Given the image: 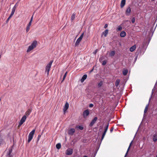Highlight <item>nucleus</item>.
Wrapping results in <instances>:
<instances>
[{
    "mask_svg": "<svg viewBox=\"0 0 157 157\" xmlns=\"http://www.w3.org/2000/svg\"><path fill=\"white\" fill-rule=\"evenodd\" d=\"M37 44V41L36 40H34L32 43L31 45L29 46L27 50V52H28L32 50L34 48L36 47Z\"/></svg>",
    "mask_w": 157,
    "mask_h": 157,
    "instance_id": "f257e3e1",
    "label": "nucleus"
},
{
    "mask_svg": "<svg viewBox=\"0 0 157 157\" xmlns=\"http://www.w3.org/2000/svg\"><path fill=\"white\" fill-rule=\"evenodd\" d=\"M53 61L51 60L50 62L48 63L46 67V71L45 72L47 73V75H48L49 74V72L50 70V69L51 68L52 65V63H53Z\"/></svg>",
    "mask_w": 157,
    "mask_h": 157,
    "instance_id": "f03ea898",
    "label": "nucleus"
},
{
    "mask_svg": "<svg viewBox=\"0 0 157 157\" xmlns=\"http://www.w3.org/2000/svg\"><path fill=\"white\" fill-rule=\"evenodd\" d=\"M35 132V129H33L29 133L28 136V143L30 142L33 138V135Z\"/></svg>",
    "mask_w": 157,
    "mask_h": 157,
    "instance_id": "7ed1b4c3",
    "label": "nucleus"
},
{
    "mask_svg": "<svg viewBox=\"0 0 157 157\" xmlns=\"http://www.w3.org/2000/svg\"><path fill=\"white\" fill-rule=\"evenodd\" d=\"M109 123H108L105 127V130H104V131L102 134V136H101V141H102L103 140V139L104 138V137H105V136L106 134V133L108 130V127L109 126Z\"/></svg>",
    "mask_w": 157,
    "mask_h": 157,
    "instance_id": "20e7f679",
    "label": "nucleus"
},
{
    "mask_svg": "<svg viewBox=\"0 0 157 157\" xmlns=\"http://www.w3.org/2000/svg\"><path fill=\"white\" fill-rule=\"evenodd\" d=\"M26 115H24L21 118L18 125V127H20L24 122L26 119Z\"/></svg>",
    "mask_w": 157,
    "mask_h": 157,
    "instance_id": "39448f33",
    "label": "nucleus"
},
{
    "mask_svg": "<svg viewBox=\"0 0 157 157\" xmlns=\"http://www.w3.org/2000/svg\"><path fill=\"white\" fill-rule=\"evenodd\" d=\"M90 113L88 109H87L84 110L83 113V117L86 118L89 114Z\"/></svg>",
    "mask_w": 157,
    "mask_h": 157,
    "instance_id": "423d86ee",
    "label": "nucleus"
},
{
    "mask_svg": "<svg viewBox=\"0 0 157 157\" xmlns=\"http://www.w3.org/2000/svg\"><path fill=\"white\" fill-rule=\"evenodd\" d=\"M73 152V149L72 148L67 149L66 151V154L68 155H72Z\"/></svg>",
    "mask_w": 157,
    "mask_h": 157,
    "instance_id": "0eeeda50",
    "label": "nucleus"
},
{
    "mask_svg": "<svg viewBox=\"0 0 157 157\" xmlns=\"http://www.w3.org/2000/svg\"><path fill=\"white\" fill-rule=\"evenodd\" d=\"M17 6L16 4H15L13 6V8L12 10V12L11 13L9 16V17H10V18H11L12 16L13 15V14L14 13V12L16 10V9L17 8Z\"/></svg>",
    "mask_w": 157,
    "mask_h": 157,
    "instance_id": "6e6552de",
    "label": "nucleus"
},
{
    "mask_svg": "<svg viewBox=\"0 0 157 157\" xmlns=\"http://www.w3.org/2000/svg\"><path fill=\"white\" fill-rule=\"evenodd\" d=\"M69 105L68 103L67 102L65 105L63 107V111L64 112V113H65L66 111L68 109L69 107Z\"/></svg>",
    "mask_w": 157,
    "mask_h": 157,
    "instance_id": "1a4fd4ad",
    "label": "nucleus"
},
{
    "mask_svg": "<svg viewBox=\"0 0 157 157\" xmlns=\"http://www.w3.org/2000/svg\"><path fill=\"white\" fill-rule=\"evenodd\" d=\"M97 119L98 118L97 117H94V118L93 119V120L91 121V122H90V127H92V126H93V125L95 123Z\"/></svg>",
    "mask_w": 157,
    "mask_h": 157,
    "instance_id": "9d476101",
    "label": "nucleus"
},
{
    "mask_svg": "<svg viewBox=\"0 0 157 157\" xmlns=\"http://www.w3.org/2000/svg\"><path fill=\"white\" fill-rule=\"evenodd\" d=\"M75 132V129L74 128H71L68 131V133L69 134L73 135Z\"/></svg>",
    "mask_w": 157,
    "mask_h": 157,
    "instance_id": "9b49d317",
    "label": "nucleus"
},
{
    "mask_svg": "<svg viewBox=\"0 0 157 157\" xmlns=\"http://www.w3.org/2000/svg\"><path fill=\"white\" fill-rule=\"evenodd\" d=\"M131 12V9L129 7H128L126 11V14L127 16H129L130 15Z\"/></svg>",
    "mask_w": 157,
    "mask_h": 157,
    "instance_id": "f8f14e48",
    "label": "nucleus"
},
{
    "mask_svg": "<svg viewBox=\"0 0 157 157\" xmlns=\"http://www.w3.org/2000/svg\"><path fill=\"white\" fill-rule=\"evenodd\" d=\"M32 108H30L28 109V110L26 111V112L25 113V115L26 116H28L29 114L31 113L32 111Z\"/></svg>",
    "mask_w": 157,
    "mask_h": 157,
    "instance_id": "ddd939ff",
    "label": "nucleus"
},
{
    "mask_svg": "<svg viewBox=\"0 0 157 157\" xmlns=\"http://www.w3.org/2000/svg\"><path fill=\"white\" fill-rule=\"evenodd\" d=\"M12 151V149H9V151L7 152L6 156L7 157H12V156H11L10 155Z\"/></svg>",
    "mask_w": 157,
    "mask_h": 157,
    "instance_id": "4468645a",
    "label": "nucleus"
},
{
    "mask_svg": "<svg viewBox=\"0 0 157 157\" xmlns=\"http://www.w3.org/2000/svg\"><path fill=\"white\" fill-rule=\"evenodd\" d=\"M87 77V75L86 74L84 75L82 77V78L81 79V82H83L84 81V80L86 79Z\"/></svg>",
    "mask_w": 157,
    "mask_h": 157,
    "instance_id": "2eb2a0df",
    "label": "nucleus"
},
{
    "mask_svg": "<svg viewBox=\"0 0 157 157\" xmlns=\"http://www.w3.org/2000/svg\"><path fill=\"white\" fill-rule=\"evenodd\" d=\"M126 33L124 31H122L120 33V36L122 37H124L126 36Z\"/></svg>",
    "mask_w": 157,
    "mask_h": 157,
    "instance_id": "dca6fc26",
    "label": "nucleus"
},
{
    "mask_svg": "<svg viewBox=\"0 0 157 157\" xmlns=\"http://www.w3.org/2000/svg\"><path fill=\"white\" fill-rule=\"evenodd\" d=\"M126 0H122L121 3V7L123 8L125 5Z\"/></svg>",
    "mask_w": 157,
    "mask_h": 157,
    "instance_id": "f3484780",
    "label": "nucleus"
},
{
    "mask_svg": "<svg viewBox=\"0 0 157 157\" xmlns=\"http://www.w3.org/2000/svg\"><path fill=\"white\" fill-rule=\"evenodd\" d=\"M136 45H134L133 46H132L130 48V51L131 52H133L134 51L135 49H136Z\"/></svg>",
    "mask_w": 157,
    "mask_h": 157,
    "instance_id": "a211bd4d",
    "label": "nucleus"
},
{
    "mask_svg": "<svg viewBox=\"0 0 157 157\" xmlns=\"http://www.w3.org/2000/svg\"><path fill=\"white\" fill-rule=\"evenodd\" d=\"M128 72V70L127 69H123L122 71V73L124 75H126Z\"/></svg>",
    "mask_w": 157,
    "mask_h": 157,
    "instance_id": "6ab92c4d",
    "label": "nucleus"
},
{
    "mask_svg": "<svg viewBox=\"0 0 157 157\" xmlns=\"http://www.w3.org/2000/svg\"><path fill=\"white\" fill-rule=\"evenodd\" d=\"M81 40L80 39V38H78L75 44V46H78L79 44L80 41H81Z\"/></svg>",
    "mask_w": 157,
    "mask_h": 157,
    "instance_id": "aec40b11",
    "label": "nucleus"
},
{
    "mask_svg": "<svg viewBox=\"0 0 157 157\" xmlns=\"http://www.w3.org/2000/svg\"><path fill=\"white\" fill-rule=\"evenodd\" d=\"M133 141V140H132V141H131V142L130 143V144H129V147H128V150H127V152H126V154H125V156H124V157H126V156L127 155V154H128V151H129V149H130V147H131V145H132V143Z\"/></svg>",
    "mask_w": 157,
    "mask_h": 157,
    "instance_id": "412c9836",
    "label": "nucleus"
},
{
    "mask_svg": "<svg viewBox=\"0 0 157 157\" xmlns=\"http://www.w3.org/2000/svg\"><path fill=\"white\" fill-rule=\"evenodd\" d=\"M153 141L155 142L157 140V135L156 134H155L153 135Z\"/></svg>",
    "mask_w": 157,
    "mask_h": 157,
    "instance_id": "4be33fe9",
    "label": "nucleus"
},
{
    "mask_svg": "<svg viewBox=\"0 0 157 157\" xmlns=\"http://www.w3.org/2000/svg\"><path fill=\"white\" fill-rule=\"evenodd\" d=\"M108 33V30L106 29L104 32L102 33V35L104 34L105 37H106Z\"/></svg>",
    "mask_w": 157,
    "mask_h": 157,
    "instance_id": "5701e85b",
    "label": "nucleus"
},
{
    "mask_svg": "<svg viewBox=\"0 0 157 157\" xmlns=\"http://www.w3.org/2000/svg\"><path fill=\"white\" fill-rule=\"evenodd\" d=\"M56 148L58 149H60L61 147V144L60 143H58L56 145Z\"/></svg>",
    "mask_w": 157,
    "mask_h": 157,
    "instance_id": "b1692460",
    "label": "nucleus"
},
{
    "mask_svg": "<svg viewBox=\"0 0 157 157\" xmlns=\"http://www.w3.org/2000/svg\"><path fill=\"white\" fill-rule=\"evenodd\" d=\"M115 53V51H113L110 53L109 56H113L114 55Z\"/></svg>",
    "mask_w": 157,
    "mask_h": 157,
    "instance_id": "393cba45",
    "label": "nucleus"
},
{
    "mask_svg": "<svg viewBox=\"0 0 157 157\" xmlns=\"http://www.w3.org/2000/svg\"><path fill=\"white\" fill-rule=\"evenodd\" d=\"M103 84V82L102 81H101L99 82L98 84V86L99 88L101 87Z\"/></svg>",
    "mask_w": 157,
    "mask_h": 157,
    "instance_id": "a878e982",
    "label": "nucleus"
},
{
    "mask_svg": "<svg viewBox=\"0 0 157 157\" xmlns=\"http://www.w3.org/2000/svg\"><path fill=\"white\" fill-rule=\"evenodd\" d=\"M149 104H148L146 106L145 109L144 110V113H146L147 110L148 109V107Z\"/></svg>",
    "mask_w": 157,
    "mask_h": 157,
    "instance_id": "bb28decb",
    "label": "nucleus"
},
{
    "mask_svg": "<svg viewBox=\"0 0 157 157\" xmlns=\"http://www.w3.org/2000/svg\"><path fill=\"white\" fill-rule=\"evenodd\" d=\"M120 82L119 80H117L116 81L115 83V85L116 86H117L119 85Z\"/></svg>",
    "mask_w": 157,
    "mask_h": 157,
    "instance_id": "cd10ccee",
    "label": "nucleus"
},
{
    "mask_svg": "<svg viewBox=\"0 0 157 157\" xmlns=\"http://www.w3.org/2000/svg\"><path fill=\"white\" fill-rule=\"evenodd\" d=\"M75 17V13H73L71 17V20L72 21L74 20Z\"/></svg>",
    "mask_w": 157,
    "mask_h": 157,
    "instance_id": "c85d7f7f",
    "label": "nucleus"
},
{
    "mask_svg": "<svg viewBox=\"0 0 157 157\" xmlns=\"http://www.w3.org/2000/svg\"><path fill=\"white\" fill-rule=\"evenodd\" d=\"M67 72H66L64 74V75L63 76V80L61 81V82H62L65 79V78L66 77V75H67Z\"/></svg>",
    "mask_w": 157,
    "mask_h": 157,
    "instance_id": "c756f323",
    "label": "nucleus"
},
{
    "mask_svg": "<svg viewBox=\"0 0 157 157\" xmlns=\"http://www.w3.org/2000/svg\"><path fill=\"white\" fill-rule=\"evenodd\" d=\"M3 142V139L2 138L1 136L0 135V145L2 144Z\"/></svg>",
    "mask_w": 157,
    "mask_h": 157,
    "instance_id": "7c9ffc66",
    "label": "nucleus"
},
{
    "mask_svg": "<svg viewBox=\"0 0 157 157\" xmlns=\"http://www.w3.org/2000/svg\"><path fill=\"white\" fill-rule=\"evenodd\" d=\"M122 29V27L120 26H119L117 28V30L118 31L121 30Z\"/></svg>",
    "mask_w": 157,
    "mask_h": 157,
    "instance_id": "2f4dec72",
    "label": "nucleus"
},
{
    "mask_svg": "<svg viewBox=\"0 0 157 157\" xmlns=\"http://www.w3.org/2000/svg\"><path fill=\"white\" fill-rule=\"evenodd\" d=\"M30 29V27L27 25L26 28V32L27 33L29 30Z\"/></svg>",
    "mask_w": 157,
    "mask_h": 157,
    "instance_id": "473e14b6",
    "label": "nucleus"
},
{
    "mask_svg": "<svg viewBox=\"0 0 157 157\" xmlns=\"http://www.w3.org/2000/svg\"><path fill=\"white\" fill-rule=\"evenodd\" d=\"M135 17H133L132 19V23H134L135 22Z\"/></svg>",
    "mask_w": 157,
    "mask_h": 157,
    "instance_id": "72a5a7b5",
    "label": "nucleus"
},
{
    "mask_svg": "<svg viewBox=\"0 0 157 157\" xmlns=\"http://www.w3.org/2000/svg\"><path fill=\"white\" fill-rule=\"evenodd\" d=\"M84 33H83L80 36V37L78 38H80V39L82 40L83 36Z\"/></svg>",
    "mask_w": 157,
    "mask_h": 157,
    "instance_id": "f704fd0d",
    "label": "nucleus"
},
{
    "mask_svg": "<svg viewBox=\"0 0 157 157\" xmlns=\"http://www.w3.org/2000/svg\"><path fill=\"white\" fill-rule=\"evenodd\" d=\"M78 128L79 129L81 130H82L83 128V127L81 126H79Z\"/></svg>",
    "mask_w": 157,
    "mask_h": 157,
    "instance_id": "c9c22d12",
    "label": "nucleus"
},
{
    "mask_svg": "<svg viewBox=\"0 0 157 157\" xmlns=\"http://www.w3.org/2000/svg\"><path fill=\"white\" fill-rule=\"evenodd\" d=\"M41 137V135L39 134L38 135V138H37V142H38L39 141V140Z\"/></svg>",
    "mask_w": 157,
    "mask_h": 157,
    "instance_id": "e433bc0d",
    "label": "nucleus"
},
{
    "mask_svg": "<svg viewBox=\"0 0 157 157\" xmlns=\"http://www.w3.org/2000/svg\"><path fill=\"white\" fill-rule=\"evenodd\" d=\"M106 61L105 60H104L103 61V62L102 63V65H105L106 64Z\"/></svg>",
    "mask_w": 157,
    "mask_h": 157,
    "instance_id": "4c0bfd02",
    "label": "nucleus"
},
{
    "mask_svg": "<svg viewBox=\"0 0 157 157\" xmlns=\"http://www.w3.org/2000/svg\"><path fill=\"white\" fill-rule=\"evenodd\" d=\"M32 22L29 21V22L28 24L27 25V26L30 27V26H31V25Z\"/></svg>",
    "mask_w": 157,
    "mask_h": 157,
    "instance_id": "58836bf2",
    "label": "nucleus"
},
{
    "mask_svg": "<svg viewBox=\"0 0 157 157\" xmlns=\"http://www.w3.org/2000/svg\"><path fill=\"white\" fill-rule=\"evenodd\" d=\"M94 106V105L93 104H90L89 105L90 107H92Z\"/></svg>",
    "mask_w": 157,
    "mask_h": 157,
    "instance_id": "ea45409f",
    "label": "nucleus"
},
{
    "mask_svg": "<svg viewBox=\"0 0 157 157\" xmlns=\"http://www.w3.org/2000/svg\"><path fill=\"white\" fill-rule=\"evenodd\" d=\"M155 86H154V87L153 89H152V90L151 95H152V94H153V92H154V90H155Z\"/></svg>",
    "mask_w": 157,
    "mask_h": 157,
    "instance_id": "a19ab883",
    "label": "nucleus"
},
{
    "mask_svg": "<svg viewBox=\"0 0 157 157\" xmlns=\"http://www.w3.org/2000/svg\"><path fill=\"white\" fill-rule=\"evenodd\" d=\"M33 15L32 16V17H31L30 21L32 22L33 21Z\"/></svg>",
    "mask_w": 157,
    "mask_h": 157,
    "instance_id": "79ce46f5",
    "label": "nucleus"
},
{
    "mask_svg": "<svg viewBox=\"0 0 157 157\" xmlns=\"http://www.w3.org/2000/svg\"><path fill=\"white\" fill-rule=\"evenodd\" d=\"M113 127L111 128L110 129V132L111 133L113 132Z\"/></svg>",
    "mask_w": 157,
    "mask_h": 157,
    "instance_id": "37998d69",
    "label": "nucleus"
},
{
    "mask_svg": "<svg viewBox=\"0 0 157 157\" xmlns=\"http://www.w3.org/2000/svg\"><path fill=\"white\" fill-rule=\"evenodd\" d=\"M97 51H98V50L97 49H96V50H95V51L93 52V53L94 54H96L97 52Z\"/></svg>",
    "mask_w": 157,
    "mask_h": 157,
    "instance_id": "c03bdc74",
    "label": "nucleus"
},
{
    "mask_svg": "<svg viewBox=\"0 0 157 157\" xmlns=\"http://www.w3.org/2000/svg\"><path fill=\"white\" fill-rule=\"evenodd\" d=\"M108 27V25L107 24H105L104 26V28L105 29Z\"/></svg>",
    "mask_w": 157,
    "mask_h": 157,
    "instance_id": "a18cd8bd",
    "label": "nucleus"
},
{
    "mask_svg": "<svg viewBox=\"0 0 157 157\" xmlns=\"http://www.w3.org/2000/svg\"><path fill=\"white\" fill-rule=\"evenodd\" d=\"M94 68H93L91 70L90 72V73H91V72H92L94 70Z\"/></svg>",
    "mask_w": 157,
    "mask_h": 157,
    "instance_id": "49530a36",
    "label": "nucleus"
},
{
    "mask_svg": "<svg viewBox=\"0 0 157 157\" xmlns=\"http://www.w3.org/2000/svg\"><path fill=\"white\" fill-rule=\"evenodd\" d=\"M11 18H10V17H9L7 19V21H8Z\"/></svg>",
    "mask_w": 157,
    "mask_h": 157,
    "instance_id": "de8ad7c7",
    "label": "nucleus"
},
{
    "mask_svg": "<svg viewBox=\"0 0 157 157\" xmlns=\"http://www.w3.org/2000/svg\"><path fill=\"white\" fill-rule=\"evenodd\" d=\"M151 99V98H150V99H149V102L150 101Z\"/></svg>",
    "mask_w": 157,
    "mask_h": 157,
    "instance_id": "09e8293b",
    "label": "nucleus"
},
{
    "mask_svg": "<svg viewBox=\"0 0 157 157\" xmlns=\"http://www.w3.org/2000/svg\"><path fill=\"white\" fill-rule=\"evenodd\" d=\"M83 157H87L86 155H85V156H83Z\"/></svg>",
    "mask_w": 157,
    "mask_h": 157,
    "instance_id": "8fccbe9b",
    "label": "nucleus"
},
{
    "mask_svg": "<svg viewBox=\"0 0 157 157\" xmlns=\"http://www.w3.org/2000/svg\"><path fill=\"white\" fill-rule=\"evenodd\" d=\"M1 58V55H0V59Z\"/></svg>",
    "mask_w": 157,
    "mask_h": 157,
    "instance_id": "3c124183",
    "label": "nucleus"
},
{
    "mask_svg": "<svg viewBox=\"0 0 157 157\" xmlns=\"http://www.w3.org/2000/svg\"><path fill=\"white\" fill-rule=\"evenodd\" d=\"M155 0H151L152 1H155Z\"/></svg>",
    "mask_w": 157,
    "mask_h": 157,
    "instance_id": "603ef678",
    "label": "nucleus"
},
{
    "mask_svg": "<svg viewBox=\"0 0 157 157\" xmlns=\"http://www.w3.org/2000/svg\"><path fill=\"white\" fill-rule=\"evenodd\" d=\"M156 157H157V155H156Z\"/></svg>",
    "mask_w": 157,
    "mask_h": 157,
    "instance_id": "864d4df0",
    "label": "nucleus"
}]
</instances>
